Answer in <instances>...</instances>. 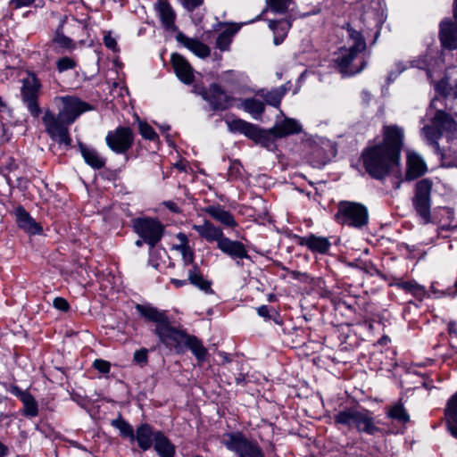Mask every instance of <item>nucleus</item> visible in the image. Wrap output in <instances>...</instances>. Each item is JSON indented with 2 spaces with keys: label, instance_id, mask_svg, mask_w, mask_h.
I'll use <instances>...</instances> for the list:
<instances>
[{
  "label": "nucleus",
  "instance_id": "nucleus-3",
  "mask_svg": "<svg viewBox=\"0 0 457 457\" xmlns=\"http://www.w3.org/2000/svg\"><path fill=\"white\" fill-rule=\"evenodd\" d=\"M422 135L428 144L438 152L440 137H445L449 141L457 137V113L451 115L445 111L438 110L431 120V125H427L422 129Z\"/></svg>",
  "mask_w": 457,
  "mask_h": 457
},
{
  "label": "nucleus",
  "instance_id": "nucleus-5",
  "mask_svg": "<svg viewBox=\"0 0 457 457\" xmlns=\"http://www.w3.org/2000/svg\"><path fill=\"white\" fill-rule=\"evenodd\" d=\"M335 219L341 225L361 229L369 222L368 209L359 203L343 201L338 204Z\"/></svg>",
  "mask_w": 457,
  "mask_h": 457
},
{
  "label": "nucleus",
  "instance_id": "nucleus-1",
  "mask_svg": "<svg viewBox=\"0 0 457 457\" xmlns=\"http://www.w3.org/2000/svg\"><path fill=\"white\" fill-rule=\"evenodd\" d=\"M363 166L367 173L376 179H383L390 172H399L400 158L396 157L382 145L367 147L361 154Z\"/></svg>",
  "mask_w": 457,
  "mask_h": 457
},
{
  "label": "nucleus",
  "instance_id": "nucleus-32",
  "mask_svg": "<svg viewBox=\"0 0 457 457\" xmlns=\"http://www.w3.org/2000/svg\"><path fill=\"white\" fill-rule=\"evenodd\" d=\"M136 309L145 320L154 322L155 328H158L169 320L165 312L152 306L137 304Z\"/></svg>",
  "mask_w": 457,
  "mask_h": 457
},
{
  "label": "nucleus",
  "instance_id": "nucleus-16",
  "mask_svg": "<svg viewBox=\"0 0 457 457\" xmlns=\"http://www.w3.org/2000/svg\"><path fill=\"white\" fill-rule=\"evenodd\" d=\"M383 141L378 145L400 158V153L403 145V129L397 125H385L382 129Z\"/></svg>",
  "mask_w": 457,
  "mask_h": 457
},
{
  "label": "nucleus",
  "instance_id": "nucleus-55",
  "mask_svg": "<svg viewBox=\"0 0 457 457\" xmlns=\"http://www.w3.org/2000/svg\"><path fill=\"white\" fill-rule=\"evenodd\" d=\"M104 43L107 48H109L112 51L117 50V42H116L115 38L112 37L110 34L105 35L104 37Z\"/></svg>",
  "mask_w": 457,
  "mask_h": 457
},
{
  "label": "nucleus",
  "instance_id": "nucleus-23",
  "mask_svg": "<svg viewBox=\"0 0 457 457\" xmlns=\"http://www.w3.org/2000/svg\"><path fill=\"white\" fill-rule=\"evenodd\" d=\"M428 171V167L423 158L417 153H407L406 179L412 180L423 176Z\"/></svg>",
  "mask_w": 457,
  "mask_h": 457
},
{
  "label": "nucleus",
  "instance_id": "nucleus-54",
  "mask_svg": "<svg viewBox=\"0 0 457 457\" xmlns=\"http://www.w3.org/2000/svg\"><path fill=\"white\" fill-rule=\"evenodd\" d=\"M184 7L188 11H193L203 4V0H181Z\"/></svg>",
  "mask_w": 457,
  "mask_h": 457
},
{
  "label": "nucleus",
  "instance_id": "nucleus-28",
  "mask_svg": "<svg viewBox=\"0 0 457 457\" xmlns=\"http://www.w3.org/2000/svg\"><path fill=\"white\" fill-rule=\"evenodd\" d=\"M176 37L180 44L198 57L205 58L211 54L210 47L197 39L188 37L181 32L178 33Z\"/></svg>",
  "mask_w": 457,
  "mask_h": 457
},
{
  "label": "nucleus",
  "instance_id": "nucleus-64",
  "mask_svg": "<svg viewBox=\"0 0 457 457\" xmlns=\"http://www.w3.org/2000/svg\"><path fill=\"white\" fill-rule=\"evenodd\" d=\"M9 453L10 451L8 446L0 441V457H6L9 455Z\"/></svg>",
  "mask_w": 457,
  "mask_h": 457
},
{
  "label": "nucleus",
  "instance_id": "nucleus-49",
  "mask_svg": "<svg viewBox=\"0 0 457 457\" xmlns=\"http://www.w3.org/2000/svg\"><path fill=\"white\" fill-rule=\"evenodd\" d=\"M133 360L138 364H145L148 360V351L145 348H141L134 353Z\"/></svg>",
  "mask_w": 457,
  "mask_h": 457
},
{
  "label": "nucleus",
  "instance_id": "nucleus-44",
  "mask_svg": "<svg viewBox=\"0 0 457 457\" xmlns=\"http://www.w3.org/2000/svg\"><path fill=\"white\" fill-rule=\"evenodd\" d=\"M348 32L350 38L353 40V45L350 48L363 52L366 49V42L361 34L352 29H350Z\"/></svg>",
  "mask_w": 457,
  "mask_h": 457
},
{
  "label": "nucleus",
  "instance_id": "nucleus-46",
  "mask_svg": "<svg viewBox=\"0 0 457 457\" xmlns=\"http://www.w3.org/2000/svg\"><path fill=\"white\" fill-rule=\"evenodd\" d=\"M76 61L68 56L59 58L56 61V68L59 72H64L66 71L72 70L76 67Z\"/></svg>",
  "mask_w": 457,
  "mask_h": 457
},
{
  "label": "nucleus",
  "instance_id": "nucleus-6",
  "mask_svg": "<svg viewBox=\"0 0 457 457\" xmlns=\"http://www.w3.org/2000/svg\"><path fill=\"white\" fill-rule=\"evenodd\" d=\"M220 441L228 450L237 453L238 457H265L258 443L248 439L238 430L224 433Z\"/></svg>",
  "mask_w": 457,
  "mask_h": 457
},
{
  "label": "nucleus",
  "instance_id": "nucleus-25",
  "mask_svg": "<svg viewBox=\"0 0 457 457\" xmlns=\"http://www.w3.org/2000/svg\"><path fill=\"white\" fill-rule=\"evenodd\" d=\"M203 211L226 228H235L237 227L233 214L219 204L208 205Z\"/></svg>",
  "mask_w": 457,
  "mask_h": 457
},
{
  "label": "nucleus",
  "instance_id": "nucleus-31",
  "mask_svg": "<svg viewBox=\"0 0 457 457\" xmlns=\"http://www.w3.org/2000/svg\"><path fill=\"white\" fill-rule=\"evenodd\" d=\"M154 450L159 457H175L176 445L162 432L156 433Z\"/></svg>",
  "mask_w": 457,
  "mask_h": 457
},
{
  "label": "nucleus",
  "instance_id": "nucleus-43",
  "mask_svg": "<svg viewBox=\"0 0 457 457\" xmlns=\"http://www.w3.org/2000/svg\"><path fill=\"white\" fill-rule=\"evenodd\" d=\"M21 401L23 403L24 411L27 415L33 417L37 414V403L29 393L28 395H24Z\"/></svg>",
  "mask_w": 457,
  "mask_h": 457
},
{
  "label": "nucleus",
  "instance_id": "nucleus-58",
  "mask_svg": "<svg viewBox=\"0 0 457 457\" xmlns=\"http://www.w3.org/2000/svg\"><path fill=\"white\" fill-rule=\"evenodd\" d=\"M241 172V164L238 161L235 160L230 162L229 173L231 175H239Z\"/></svg>",
  "mask_w": 457,
  "mask_h": 457
},
{
  "label": "nucleus",
  "instance_id": "nucleus-53",
  "mask_svg": "<svg viewBox=\"0 0 457 457\" xmlns=\"http://www.w3.org/2000/svg\"><path fill=\"white\" fill-rule=\"evenodd\" d=\"M262 132H263L265 137H263L262 140H254L256 143L262 145L265 147H270L274 145L273 140L271 139L272 133L270 132V129L269 130L262 129Z\"/></svg>",
  "mask_w": 457,
  "mask_h": 457
},
{
  "label": "nucleus",
  "instance_id": "nucleus-42",
  "mask_svg": "<svg viewBox=\"0 0 457 457\" xmlns=\"http://www.w3.org/2000/svg\"><path fill=\"white\" fill-rule=\"evenodd\" d=\"M138 131L145 139L151 141H155L158 139L157 133L154 131V128L146 121L140 120H138Z\"/></svg>",
  "mask_w": 457,
  "mask_h": 457
},
{
  "label": "nucleus",
  "instance_id": "nucleus-30",
  "mask_svg": "<svg viewBox=\"0 0 457 457\" xmlns=\"http://www.w3.org/2000/svg\"><path fill=\"white\" fill-rule=\"evenodd\" d=\"M305 147H307L309 161L312 166L321 167L328 162L329 157L323 145L316 142H312L306 144Z\"/></svg>",
  "mask_w": 457,
  "mask_h": 457
},
{
  "label": "nucleus",
  "instance_id": "nucleus-19",
  "mask_svg": "<svg viewBox=\"0 0 457 457\" xmlns=\"http://www.w3.org/2000/svg\"><path fill=\"white\" fill-rule=\"evenodd\" d=\"M13 214L17 226L29 235L41 234L42 227L30 216V214L21 205L17 206Z\"/></svg>",
  "mask_w": 457,
  "mask_h": 457
},
{
  "label": "nucleus",
  "instance_id": "nucleus-62",
  "mask_svg": "<svg viewBox=\"0 0 457 457\" xmlns=\"http://www.w3.org/2000/svg\"><path fill=\"white\" fill-rule=\"evenodd\" d=\"M187 279H177V278H171L170 283L173 284L176 287H181L187 284Z\"/></svg>",
  "mask_w": 457,
  "mask_h": 457
},
{
  "label": "nucleus",
  "instance_id": "nucleus-9",
  "mask_svg": "<svg viewBox=\"0 0 457 457\" xmlns=\"http://www.w3.org/2000/svg\"><path fill=\"white\" fill-rule=\"evenodd\" d=\"M361 52L350 47L339 49L335 64L343 76H353L361 71L366 62L361 55Z\"/></svg>",
  "mask_w": 457,
  "mask_h": 457
},
{
  "label": "nucleus",
  "instance_id": "nucleus-12",
  "mask_svg": "<svg viewBox=\"0 0 457 457\" xmlns=\"http://www.w3.org/2000/svg\"><path fill=\"white\" fill-rule=\"evenodd\" d=\"M336 423L357 428H374L372 414L362 408H347L335 416Z\"/></svg>",
  "mask_w": 457,
  "mask_h": 457
},
{
  "label": "nucleus",
  "instance_id": "nucleus-47",
  "mask_svg": "<svg viewBox=\"0 0 457 457\" xmlns=\"http://www.w3.org/2000/svg\"><path fill=\"white\" fill-rule=\"evenodd\" d=\"M54 42L65 49L72 50L75 48V43L72 41V39L64 36L63 34H57L54 39Z\"/></svg>",
  "mask_w": 457,
  "mask_h": 457
},
{
  "label": "nucleus",
  "instance_id": "nucleus-52",
  "mask_svg": "<svg viewBox=\"0 0 457 457\" xmlns=\"http://www.w3.org/2000/svg\"><path fill=\"white\" fill-rule=\"evenodd\" d=\"M53 305L55 309L62 312H67L70 309L69 303L62 297H55L54 299Z\"/></svg>",
  "mask_w": 457,
  "mask_h": 457
},
{
  "label": "nucleus",
  "instance_id": "nucleus-29",
  "mask_svg": "<svg viewBox=\"0 0 457 457\" xmlns=\"http://www.w3.org/2000/svg\"><path fill=\"white\" fill-rule=\"evenodd\" d=\"M79 151L85 162L95 170H100L105 166L106 160L95 148L82 143L79 145Z\"/></svg>",
  "mask_w": 457,
  "mask_h": 457
},
{
  "label": "nucleus",
  "instance_id": "nucleus-7",
  "mask_svg": "<svg viewBox=\"0 0 457 457\" xmlns=\"http://www.w3.org/2000/svg\"><path fill=\"white\" fill-rule=\"evenodd\" d=\"M193 92L206 101L212 111H225L230 108L236 99L224 91L220 85L212 83L208 88L195 85Z\"/></svg>",
  "mask_w": 457,
  "mask_h": 457
},
{
  "label": "nucleus",
  "instance_id": "nucleus-21",
  "mask_svg": "<svg viewBox=\"0 0 457 457\" xmlns=\"http://www.w3.org/2000/svg\"><path fill=\"white\" fill-rule=\"evenodd\" d=\"M155 11L162 27L166 30L171 32L177 30V27L175 25L176 13L167 0H158L155 4Z\"/></svg>",
  "mask_w": 457,
  "mask_h": 457
},
{
  "label": "nucleus",
  "instance_id": "nucleus-39",
  "mask_svg": "<svg viewBox=\"0 0 457 457\" xmlns=\"http://www.w3.org/2000/svg\"><path fill=\"white\" fill-rule=\"evenodd\" d=\"M448 428H457V391L448 399L445 408Z\"/></svg>",
  "mask_w": 457,
  "mask_h": 457
},
{
  "label": "nucleus",
  "instance_id": "nucleus-13",
  "mask_svg": "<svg viewBox=\"0 0 457 457\" xmlns=\"http://www.w3.org/2000/svg\"><path fill=\"white\" fill-rule=\"evenodd\" d=\"M135 141V134L131 128L119 126L111 130L105 137L107 146L116 154L126 155Z\"/></svg>",
  "mask_w": 457,
  "mask_h": 457
},
{
  "label": "nucleus",
  "instance_id": "nucleus-26",
  "mask_svg": "<svg viewBox=\"0 0 457 457\" xmlns=\"http://www.w3.org/2000/svg\"><path fill=\"white\" fill-rule=\"evenodd\" d=\"M273 137L282 138L291 135L302 132V125L298 120L292 118H285L283 120L277 122L270 129Z\"/></svg>",
  "mask_w": 457,
  "mask_h": 457
},
{
  "label": "nucleus",
  "instance_id": "nucleus-35",
  "mask_svg": "<svg viewBox=\"0 0 457 457\" xmlns=\"http://www.w3.org/2000/svg\"><path fill=\"white\" fill-rule=\"evenodd\" d=\"M386 414L387 418L401 425H405L410 421V415L401 400L386 407Z\"/></svg>",
  "mask_w": 457,
  "mask_h": 457
},
{
  "label": "nucleus",
  "instance_id": "nucleus-38",
  "mask_svg": "<svg viewBox=\"0 0 457 457\" xmlns=\"http://www.w3.org/2000/svg\"><path fill=\"white\" fill-rule=\"evenodd\" d=\"M435 89L446 101L454 100L457 102V79L450 84L446 79H443L436 84Z\"/></svg>",
  "mask_w": 457,
  "mask_h": 457
},
{
  "label": "nucleus",
  "instance_id": "nucleus-51",
  "mask_svg": "<svg viewBox=\"0 0 457 457\" xmlns=\"http://www.w3.org/2000/svg\"><path fill=\"white\" fill-rule=\"evenodd\" d=\"M395 71H391L388 74L387 79L389 81H394L400 73H402L403 71H405L407 69V66L404 63H403L402 62H395Z\"/></svg>",
  "mask_w": 457,
  "mask_h": 457
},
{
  "label": "nucleus",
  "instance_id": "nucleus-10",
  "mask_svg": "<svg viewBox=\"0 0 457 457\" xmlns=\"http://www.w3.org/2000/svg\"><path fill=\"white\" fill-rule=\"evenodd\" d=\"M154 333L160 342L170 350H173L177 353H185V341L188 334L185 330L172 326L169 320L158 328H154Z\"/></svg>",
  "mask_w": 457,
  "mask_h": 457
},
{
  "label": "nucleus",
  "instance_id": "nucleus-33",
  "mask_svg": "<svg viewBox=\"0 0 457 457\" xmlns=\"http://www.w3.org/2000/svg\"><path fill=\"white\" fill-rule=\"evenodd\" d=\"M189 349L199 362L206 361L208 350L195 336L189 335L185 341V352Z\"/></svg>",
  "mask_w": 457,
  "mask_h": 457
},
{
  "label": "nucleus",
  "instance_id": "nucleus-45",
  "mask_svg": "<svg viewBox=\"0 0 457 457\" xmlns=\"http://www.w3.org/2000/svg\"><path fill=\"white\" fill-rule=\"evenodd\" d=\"M232 33L228 30H225L221 32L216 40V46L220 51H226L228 49L229 45L231 44Z\"/></svg>",
  "mask_w": 457,
  "mask_h": 457
},
{
  "label": "nucleus",
  "instance_id": "nucleus-41",
  "mask_svg": "<svg viewBox=\"0 0 457 457\" xmlns=\"http://www.w3.org/2000/svg\"><path fill=\"white\" fill-rule=\"evenodd\" d=\"M294 0H266L268 8L270 12L277 14H285L287 12L289 5Z\"/></svg>",
  "mask_w": 457,
  "mask_h": 457
},
{
  "label": "nucleus",
  "instance_id": "nucleus-22",
  "mask_svg": "<svg viewBox=\"0 0 457 457\" xmlns=\"http://www.w3.org/2000/svg\"><path fill=\"white\" fill-rule=\"evenodd\" d=\"M171 63L174 71L180 81L187 85L193 83L195 78L193 68L182 55L173 54L171 55Z\"/></svg>",
  "mask_w": 457,
  "mask_h": 457
},
{
  "label": "nucleus",
  "instance_id": "nucleus-27",
  "mask_svg": "<svg viewBox=\"0 0 457 457\" xmlns=\"http://www.w3.org/2000/svg\"><path fill=\"white\" fill-rule=\"evenodd\" d=\"M293 21L292 15H288L285 19L269 21V28L273 32V42L276 46L283 43L292 27Z\"/></svg>",
  "mask_w": 457,
  "mask_h": 457
},
{
  "label": "nucleus",
  "instance_id": "nucleus-36",
  "mask_svg": "<svg viewBox=\"0 0 457 457\" xmlns=\"http://www.w3.org/2000/svg\"><path fill=\"white\" fill-rule=\"evenodd\" d=\"M240 107L248 112L254 120H261L265 105L263 102L255 97L245 98L241 101Z\"/></svg>",
  "mask_w": 457,
  "mask_h": 457
},
{
  "label": "nucleus",
  "instance_id": "nucleus-2",
  "mask_svg": "<svg viewBox=\"0 0 457 457\" xmlns=\"http://www.w3.org/2000/svg\"><path fill=\"white\" fill-rule=\"evenodd\" d=\"M192 228L206 242H216L218 249L232 259L249 258L247 250L242 242L225 237L222 228L215 226L210 220H204L202 224H194Z\"/></svg>",
  "mask_w": 457,
  "mask_h": 457
},
{
  "label": "nucleus",
  "instance_id": "nucleus-61",
  "mask_svg": "<svg viewBox=\"0 0 457 457\" xmlns=\"http://www.w3.org/2000/svg\"><path fill=\"white\" fill-rule=\"evenodd\" d=\"M112 425L113 427H115L116 428H120V429H123V428H130L127 423H125L124 421H121V420H113L112 421Z\"/></svg>",
  "mask_w": 457,
  "mask_h": 457
},
{
  "label": "nucleus",
  "instance_id": "nucleus-48",
  "mask_svg": "<svg viewBox=\"0 0 457 457\" xmlns=\"http://www.w3.org/2000/svg\"><path fill=\"white\" fill-rule=\"evenodd\" d=\"M179 249L181 251L183 262L186 266L191 265L194 262V253L188 245H180Z\"/></svg>",
  "mask_w": 457,
  "mask_h": 457
},
{
  "label": "nucleus",
  "instance_id": "nucleus-50",
  "mask_svg": "<svg viewBox=\"0 0 457 457\" xmlns=\"http://www.w3.org/2000/svg\"><path fill=\"white\" fill-rule=\"evenodd\" d=\"M94 368L103 374L109 373L111 365L110 362L104 360L96 359L93 364Z\"/></svg>",
  "mask_w": 457,
  "mask_h": 457
},
{
  "label": "nucleus",
  "instance_id": "nucleus-59",
  "mask_svg": "<svg viewBox=\"0 0 457 457\" xmlns=\"http://www.w3.org/2000/svg\"><path fill=\"white\" fill-rule=\"evenodd\" d=\"M270 308L267 306V305H262L260 307L257 308V313L266 319V320H270L271 317L270 315Z\"/></svg>",
  "mask_w": 457,
  "mask_h": 457
},
{
  "label": "nucleus",
  "instance_id": "nucleus-56",
  "mask_svg": "<svg viewBox=\"0 0 457 457\" xmlns=\"http://www.w3.org/2000/svg\"><path fill=\"white\" fill-rule=\"evenodd\" d=\"M35 0H10V5L13 8L18 9L25 6L31 5Z\"/></svg>",
  "mask_w": 457,
  "mask_h": 457
},
{
  "label": "nucleus",
  "instance_id": "nucleus-18",
  "mask_svg": "<svg viewBox=\"0 0 457 457\" xmlns=\"http://www.w3.org/2000/svg\"><path fill=\"white\" fill-rule=\"evenodd\" d=\"M229 131L233 133H241L252 140H262L265 137L257 125L247 122L241 119H234L226 121Z\"/></svg>",
  "mask_w": 457,
  "mask_h": 457
},
{
  "label": "nucleus",
  "instance_id": "nucleus-8",
  "mask_svg": "<svg viewBox=\"0 0 457 457\" xmlns=\"http://www.w3.org/2000/svg\"><path fill=\"white\" fill-rule=\"evenodd\" d=\"M133 228L151 249L161 241L164 233V226L154 218H137L133 220Z\"/></svg>",
  "mask_w": 457,
  "mask_h": 457
},
{
  "label": "nucleus",
  "instance_id": "nucleus-17",
  "mask_svg": "<svg viewBox=\"0 0 457 457\" xmlns=\"http://www.w3.org/2000/svg\"><path fill=\"white\" fill-rule=\"evenodd\" d=\"M159 430H120L122 438H128L131 442H137L138 447L143 451H148L154 447L156 433Z\"/></svg>",
  "mask_w": 457,
  "mask_h": 457
},
{
  "label": "nucleus",
  "instance_id": "nucleus-34",
  "mask_svg": "<svg viewBox=\"0 0 457 457\" xmlns=\"http://www.w3.org/2000/svg\"><path fill=\"white\" fill-rule=\"evenodd\" d=\"M286 93L287 88L281 86L271 90L260 89L257 91V96L262 97L267 104L278 108Z\"/></svg>",
  "mask_w": 457,
  "mask_h": 457
},
{
  "label": "nucleus",
  "instance_id": "nucleus-15",
  "mask_svg": "<svg viewBox=\"0 0 457 457\" xmlns=\"http://www.w3.org/2000/svg\"><path fill=\"white\" fill-rule=\"evenodd\" d=\"M54 101L62 104L58 114L62 120L66 121V124H72L81 113L88 110L87 103L74 96H58L54 98Z\"/></svg>",
  "mask_w": 457,
  "mask_h": 457
},
{
  "label": "nucleus",
  "instance_id": "nucleus-14",
  "mask_svg": "<svg viewBox=\"0 0 457 457\" xmlns=\"http://www.w3.org/2000/svg\"><path fill=\"white\" fill-rule=\"evenodd\" d=\"M41 83L34 74L29 75L22 81L21 91L22 101L30 114L35 118L38 117L41 113V109L37 103Z\"/></svg>",
  "mask_w": 457,
  "mask_h": 457
},
{
  "label": "nucleus",
  "instance_id": "nucleus-57",
  "mask_svg": "<svg viewBox=\"0 0 457 457\" xmlns=\"http://www.w3.org/2000/svg\"><path fill=\"white\" fill-rule=\"evenodd\" d=\"M412 66L417 67L419 69H422V70H428V75L430 74V71L428 70L429 64L428 63L427 56H424L422 59L413 61Z\"/></svg>",
  "mask_w": 457,
  "mask_h": 457
},
{
  "label": "nucleus",
  "instance_id": "nucleus-60",
  "mask_svg": "<svg viewBox=\"0 0 457 457\" xmlns=\"http://www.w3.org/2000/svg\"><path fill=\"white\" fill-rule=\"evenodd\" d=\"M10 392L19 397L21 400L23 398L24 395H28V392L22 391L21 388H19L17 386H12L10 388Z\"/></svg>",
  "mask_w": 457,
  "mask_h": 457
},
{
  "label": "nucleus",
  "instance_id": "nucleus-37",
  "mask_svg": "<svg viewBox=\"0 0 457 457\" xmlns=\"http://www.w3.org/2000/svg\"><path fill=\"white\" fill-rule=\"evenodd\" d=\"M188 281L205 294H212L211 281L205 279L195 264L188 270Z\"/></svg>",
  "mask_w": 457,
  "mask_h": 457
},
{
  "label": "nucleus",
  "instance_id": "nucleus-11",
  "mask_svg": "<svg viewBox=\"0 0 457 457\" xmlns=\"http://www.w3.org/2000/svg\"><path fill=\"white\" fill-rule=\"evenodd\" d=\"M42 121L45 125L46 133L53 140L65 147L71 146V138L68 129L70 124H66L64 120H62L59 115L55 116V114L49 110L45 112L42 117Z\"/></svg>",
  "mask_w": 457,
  "mask_h": 457
},
{
  "label": "nucleus",
  "instance_id": "nucleus-40",
  "mask_svg": "<svg viewBox=\"0 0 457 457\" xmlns=\"http://www.w3.org/2000/svg\"><path fill=\"white\" fill-rule=\"evenodd\" d=\"M395 286L406 292L411 293L419 300H422L426 295V289L424 287L419 285L415 281H400Z\"/></svg>",
  "mask_w": 457,
  "mask_h": 457
},
{
  "label": "nucleus",
  "instance_id": "nucleus-63",
  "mask_svg": "<svg viewBox=\"0 0 457 457\" xmlns=\"http://www.w3.org/2000/svg\"><path fill=\"white\" fill-rule=\"evenodd\" d=\"M165 205L172 212L178 213L180 212L179 206L174 202H171V201L166 202Z\"/></svg>",
  "mask_w": 457,
  "mask_h": 457
},
{
  "label": "nucleus",
  "instance_id": "nucleus-20",
  "mask_svg": "<svg viewBox=\"0 0 457 457\" xmlns=\"http://www.w3.org/2000/svg\"><path fill=\"white\" fill-rule=\"evenodd\" d=\"M296 242L299 245L306 246L311 252L325 254L328 252L331 244L328 237H318L310 234L305 237H296Z\"/></svg>",
  "mask_w": 457,
  "mask_h": 457
},
{
  "label": "nucleus",
  "instance_id": "nucleus-24",
  "mask_svg": "<svg viewBox=\"0 0 457 457\" xmlns=\"http://www.w3.org/2000/svg\"><path fill=\"white\" fill-rule=\"evenodd\" d=\"M439 38L443 47L449 50L457 48V26L450 20L440 23Z\"/></svg>",
  "mask_w": 457,
  "mask_h": 457
},
{
  "label": "nucleus",
  "instance_id": "nucleus-4",
  "mask_svg": "<svg viewBox=\"0 0 457 457\" xmlns=\"http://www.w3.org/2000/svg\"><path fill=\"white\" fill-rule=\"evenodd\" d=\"M433 183L429 179H422L415 183L411 206L415 217L420 224L427 225L432 223L431 215V191Z\"/></svg>",
  "mask_w": 457,
  "mask_h": 457
}]
</instances>
